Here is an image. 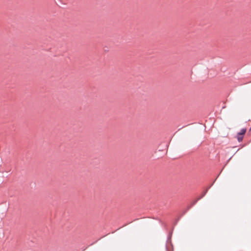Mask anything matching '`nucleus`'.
Returning a JSON list of instances; mask_svg holds the SVG:
<instances>
[{
  "label": "nucleus",
  "mask_w": 251,
  "mask_h": 251,
  "mask_svg": "<svg viewBox=\"0 0 251 251\" xmlns=\"http://www.w3.org/2000/svg\"><path fill=\"white\" fill-rule=\"evenodd\" d=\"M246 132V128H242L237 134V139L238 142H240L243 140V136Z\"/></svg>",
  "instance_id": "f257e3e1"
},
{
  "label": "nucleus",
  "mask_w": 251,
  "mask_h": 251,
  "mask_svg": "<svg viewBox=\"0 0 251 251\" xmlns=\"http://www.w3.org/2000/svg\"><path fill=\"white\" fill-rule=\"evenodd\" d=\"M171 237V234L168 235V240H169Z\"/></svg>",
  "instance_id": "39448f33"
},
{
  "label": "nucleus",
  "mask_w": 251,
  "mask_h": 251,
  "mask_svg": "<svg viewBox=\"0 0 251 251\" xmlns=\"http://www.w3.org/2000/svg\"><path fill=\"white\" fill-rule=\"evenodd\" d=\"M199 201L198 199L195 200L194 201H193L191 203L192 204V205H194L196 204V203L198 202V201Z\"/></svg>",
  "instance_id": "20e7f679"
},
{
  "label": "nucleus",
  "mask_w": 251,
  "mask_h": 251,
  "mask_svg": "<svg viewBox=\"0 0 251 251\" xmlns=\"http://www.w3.org/2000/svg\"><path fill=\"white\" fill-rule=\"evenodd\" d=\"M212 185V184L209 186L206 189H205L204 192H203L202 194H201V196L200 197H199L198 198H197L199 200H201V199H202L205 195L207 193L208 189L211 187V186Z\"/></svg>",
  "instance_id": "f03ea898"
},
{
  "label": "nucleus",
  "mask_w": 251,
  "mask_h": 251,
  "mask_svg": "<svg viewBox=\"0 0 251 251\" xmlns=\"http://www.w3.org/2000/svg\"><path fill=\"white\" fill-rule=\"evenodd\" d=\"M194 205H192V204L191 203L189 206H188L186 210L184 211L183 214H184L187 211H188L191 208H192Z\"/></svg>",
  "instance_id": "7ed1b4c3"
}]
</instances>
